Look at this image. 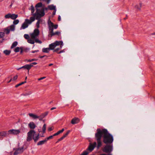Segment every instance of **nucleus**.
Instances as JSON below:
<instances>
[{
	"label": "nucleus",
	"mask_w": 155,
	"mask_h": 155,
	"mask_svg": "<svg viewBox=\"0 0 155 155\" xmlns=\"http://www.w3.org/2000/svg\"><path fill=\"white\" fill-rule=\"evenodd\" d=\"M55 35H57L59 36H60L61 35L60 32L59 31H57L55 32H54L53 30H52L49 32V35H48V36L49 37H51L52 36H54Z\"/></svg>",
	"instance_id": "10"
},
{
	"label": "nucleus",
	"mask_w": 155,
	"mask_h": 155,
	"mask_svg": "<svg viewBox=\"0 0 155 155\" xmlns=\"http://www.w3.org/2000/svg\"><path fill=\"white\" fill-rule=\"evenodd\" d=\"M37 60L36 59H29V60H26L25 61H27V62H31L32 61H36Z\"/></svg>",
	"instance_id": "40"
},
{
	"label": "nucleus",
	"mask_w": 155,
	"mask_h": 155,
	"mask_svg": "<svg viewBox=\"0 0 155 155\" xmlns=\"http://www.w3.org/2000/svg\"><path fill=\"white\" fill-rule=\"evenodd\" d=\"M15 1L14 0L12 1L11 2V4L9 6V8H11L13 4L14 3Z\"/></svg>",
	"instance_id": "50"
},
{
	"label": "nucleus",
	"mask_w": 155,
	"mask_h": 155,
	"mask_svg": "<svg viewBox=\"0 0 155 155\" xmlns=\"http://www.w3.org/2000/svg\"><path fill=\"white\" fill-rule=\"evenodd\" d=\"M10 30L13 31L15 29V26L14 25H12L10 26Z\"/></svg>",
	"instance_id": "30"
},
{
	"label": "nucleus",
	"mask_w": 155,
	"mask_h": 155,
	"mask_svg": "<svg viewBox=\"0 0 155 155\" xmlns=\"http://www.w3.org/2000/svg\"><path fill=\"white\" fill-rule=\"evenodd\" d=\"M38 21L36 23V27H37V28H39L40 27V26H39L40 19H38Z\"/></svg>",
	"instance_id": "39"
},
{
	"label": "nucleus",
	"mask_w": 155,
	"mask_h": 155,
	"mask_svg": "<svg viewBox=\"0 0 155 155\" xmlns=\"http://www.w3.org/2000/svg\"><path fill=\"white\" fill-rule=\"evenodd\" d=\"M38 51H39V50H36L34 51H31V52L32 53H35V52H38Z\"/></svg>",
	"instance_id": "55"
},
{
	"label": "nucleus",
	"mask_w": 155,
	"mask_h": 155,
	"mask_svg": "<svg viewBox=\"0 0 155 155\" xmlns=\"http://www.w3.org/2000/svg\"><path fill=\"white\" fill-rule=\"evenodd\" d=\"M25 129L24 127H21L19 130L11 129L8 131L9 134H12L15 135H16L19 134L21 132V130H23Z\"/></svg>",
	"instance_id": "5"
},
{
	"label": "nucleus",
	"mask_w": 155,
	"mask_h": 155,
	"mask_svg": "<svg viewBox=\"0 0 155 155\" xmlns=\"http://www.w3.org/2000/svg\"><path fill=\"white\" fill-rule=\"evenodd\" d=\"M28 24H30L29 23L27 22V20L25 19V21L22 24L21 27V29H24L28 27Z\"/></svg>",
	"instance_id": "15"
},
{
	"label": "nucleus",
	"mask_w": 155,
	"mask_h": 155,
	"mask_svg": "<svg viewBox=\"0 0 155 155\" xmlns=\"http://www.w3.org/2000/svg\"><path fill=\"white\" fill-rule=\"evenodd\" d=\"M28 50H29V49H28V48H26L24 49L23 50V51H25L26 52Z\"/></svg>",
	"instance_id": "61"
},
{
	"label": "nucleus",
	"mask_w": 155,
	"mask_h": 155,
	"mask_svg": "<svg viewBox=\"0 0 155 155\" xmlns=\"http://www.w3.org/2000/svg\"><path fill=\"white\" fill-rule=\"evenodd\" d=\"M21 47H17L15 49L14 51L16 52H17L19 51Z\"/></svg>",
	"instance_id": "37"
},
{
	"label": "nucleus",
	"mask_w": 155,
	"mask_h": 155,
	"mask_svg": "<svg viewBox=\"0 0 155 155\" xmlns=\"http://www.w3.org/2000/svg\"><path fill=\"white\" fill-rule=\"evenodd\" d=\"M39 135L38 134L35 137H34V135H33L32 139L34 140L35 142H36L39 139Z\"/></svg>",
	"instance_id": "25"
},
{
	"label": "nucleus",
	"mask_w": 155,
	"mask_h": 155,
	"mask_svg": "<svg viewBox=\"0 0 155 155\" xmlns=\"http://www.w3.org/2000/svg\"><path fill=\"white\" fill-rule=\"evenodd\" d=\"M48 114V112H45V113L42 114L40 116H38V118L40 121H41L42 119Z\"/></svg>",
	"instance_id": "16"
},
{
	"label": "nucleus",
	"mask_w": 155,
	"mask_h": 155,
	"mask_svg": "<svg viewBox=\"0 0 155 155\" xmlns=\"http://www.w3.org/2000/svg\"><path fill=\"white\" fill-rule=\"evenodd\" d=\"M37 63L36 62H33L31 63L30 65H32V67H33V65H35V64H37Z\"/></svg>",
	"instance_id": "51"
},
{
	"label": "nucleus",
	"mask_w": 155,
	"mask_h": 155,
	"mask_svg": "<svg viewBox=\"0 0 155 155\" xmlns=\"http://www.w3.org/2000/svg\"><path fill=\"white\" fill-rule=\"evenodd\" d=\"M46 129V125L45 124L42 127V131L43 133H45V130Z\"/></svg>",
	"instance_id": "33"
},
{
	"label": "nucleus",
	"mask_w": 155,
	"mask_h": 155,
	"mask_svg": "<svg viewBox=\"0 0 155 155\" xmlns=\"http://www.w3.org/2000/svg\"><path fill=\"white\" fill-rule=\"evenodd\" d=\"M70 132V130H68L66 132V133L64 134L62 137H63V139H64L68 136V135L69 134Z\"/></svg>",
	"instance_id": "31"
},
{
	"label": "nucleus",
	"mask_w": 155,
	"mask_h": 155,
	"mask_svg": "<svg viewBox=\"0 0 155 155\" xmlns=\"http://www.w3.org/2000/svg\"><path fill=\"white\" fill-rule=\"evenodd\" d=\"M42 6V4L41 2H40L37 3L35 6V8L36 10V12L35 13H34L33 15L36 18L37 16H38L40 13V11L41 9L38 8L41 7Z\"/></svg>",
	"instance_id": "3"
},
{
	"label": "nucleus",
	"mask_w": 155,
	"mask_h": 155,
	"mask_svg": "<svg viewBox=\"0 0 155 155\" xmlns=\"http://www.w3.org/2000/svg\"><path fill=\"white\" fill-rule=\"evenodd\" d=\"M5 18H11V14L8 13L6 15H5Z\"/></svg>",
	"instance_id": "36"
},
{
	"label": "nucleus",
	"mask_w": 155,
	"mask_h": 155,
	"mask_svg": "<svg viewBox=\"0 0 155 155\" xmlns=\"http://www.w3.org/2000/svg\"><path fill=\"white\" fill-rule=\"evenodd\" d=\"M28 115L34 119H37L38 118V116L32 113H29Z\"/></svg>",
	"instance_id": "21"
},
{
	"label": "nucleus",
	"mask_w": 155,
	"mask_h": 155,
	"mask_svg": "<svg viewBox=\"0 0 155 155\" xmlns=\"http://www.w3.org/2000/svg\"><path fill=\"white\" fill-rule=\"evenodd\" d=\"M17 44H18L17 42L16 41L14 42L13 43V44H12V45L11 46V48L12 49V48H14L17 45Z\"/></svg>",
	"instance_id": "29"
},
{
	"label": "nucleus",
	"mask_w": 155,
	"mask_h": 155,
	"mask_svg": "<svg viewBox=\"0 0 155 155\" xmlns=\"http://www.w3.org/2000/svg\"><path fill=\"white\" fill-rule=\"evenodd\" d=\"M20 49L21 50L20 53V54H22V52L23 51V47H21Z\"/></svg>",
	"instance_id": "53"
},
{
	"label": "nucleus",
	"mask_w": 155,
	"mask_h": 155,
	"mask_svg": "<svg viewBox=\"0 0 155 155\" xmlns=\"http://www.w3.org/2000/svg\"><path fill=\"white\" fill-rule=\"evenodd\" d=\"M31 12L32 14L34 12H35V8H34L33 6V5H32L31 6Z\"/></svg>",
	"instance_id": "35"
},
{
	"label": "nucleus",
	"mask_w": 155,
	"mask_h": 155,
	"mask_svg": "<svg viewBox=\"0 0 155 155\" xmlns=\"http://www.w3.org/2000/svg\"><path fill=\"white\" fill-rule=\"evenodd\" d=\"M54 136H53V135H51L49 137H48L45 138L47 141L48 140H50V139H51L53 138V137Z\"/></svg>",
	"instance_id": "41"
},
{
	"label": "nucleus",
	"mask_w": 155,
	"mask_h": 155,
	"mask_svg": "<svg viewBox=\"0 0 155 155\" xmlns=\"http://www.w3.org/2000/svg\"><path fill=\"white\" fill-rule=\"evenodd\" d=\"M97 145L96 142H94L93 143H90L89 145L86 150L89 151L90 152H91L94 149V148L96 147Z\"/></svg>",
	"instance_id": "8"
},
{
	"label": "nucleus",
	"mask_w": 155,
	"mask_h": 155,
	"mask_svg": "<svg viewBox=\"0 0 155 155\" xmlns=\"http://www.w3.org/2000/svg\"><path fill=\"white\" fill-rule=\"evenodd\" d=\"M53 44H54L55 46L56 47L57 46H58L60 45V47L61 48L62 46L63 45V41H56L54 42L53 43Z\"/></svg>",
	"instance_id": "17"
},
{
	"label": "nucleus",
	"mask_w": 155,
	"mask_h": 155,
	"mask_svg": "<svg viewBox=\"0 0 155 155\" xmlns=\"http://www.w3.org/2000/svg\"><path fill=\"white\" fill-rule=\"evenodd\" d=\"M50 49L49 48H43L42 49V52H43L48 53L50 50Z\"/></svg>",
	"instance_id": "27"
},
{
	"label": "nucleus",
	"mask_w": 155,
	"mask_h": 155,
	"mask_svg": "<svg viewBox=\"0 0 155 155\" xmlns=\"http://www.w3.org/2000/svg\"><path fill=\"white\" fill-rule=\"evenodd\" d=\"M28 42L31 44H34L35 43L34 41L31 39H28Z\"/></svg>",
	"instance_id": "34"
},
{
	"label": "nucleus",
	"mask_w": 155,
	"mask_h": 155,
	"mask_svg": "<svg viewBox=\"0 0 155 155\" xmlns=\"http://www.w3.org/2000/svg\"><path fill=\"white\" fill-rule=\"evenodd\" d=\"M9 134L8 131H2L0 132V138L8 137Z\"/></svg>",
	"instance_id": "12"
},
{
	"label": "nucleus",
	"mask_w": 155,
	"mask_h": 155,
	"mask_svg": "<svg viewBox=\"0 0 155 155\" xmlns=\"http://www.w3.org/2000/svg\"><path fill=\"white\" fill-rule=\"evenodd\" d=\"M33 16L34 17H31L30 18V20H29L27 19H26L28 23H29V24H31L32 21H34L35 19V18H36V17L34 15Z\"/></svg>",
	"instance_id": "19"
},
{
	"label": "nucleus",
	"mask_w": 155,
	"mask_h": 155,
	"mask_svg": "<svg viewBox=\"0 0 155 155\" xmlns=\"http://www.w3.org/2000/svg\"><path fill=\"white\" fill-rule=\"evenodd\" d=\"M24 37L25 38L27 39H29V36L28 34H25L24 35Z\"/></svg>",
	"instance_id": "43"
},
{
	"label": "nucleus",
	"mask_w": 155,
	"mask_h": 155,
	"mask_svg": "<svg viewBox=\"0 0 155 155\" xmlns=\"http://www.w3.org/2000/svg\"><path fill=\"white\" fill-rule=\"evenodd\" d=\"M28 126L31 129H34L36 127L35 124L33 122H31L29 123Z\"/></svg>",
	"instance_id": "18"
},
{
	"label": "nucleus",
	"mask_w": 155,
	"mask_h": 155,
	"mask_svg": "<svg viewBox=\"0 0 155 155\" xmlns=\"http://www.w3.org/2000/svg\"><path fill=\"white\" fill-rule=\"evenodd\" d=\"M44 57V56H39V58H43Z\"/></svg>",
	"instance_id": "64"
},
{
	"label": "nucleus",
	"mask_w": 155,
	"mask_h": 155,
	"mask_svg": "<svg viewBox=\"0 0 155 155\" xmlns=\"http://www.w3.org/2000/svg\"><path fill=\"white\" fill-rule=\"evenodd\" d=\"M48 7L47 8H43L40 11V13L39 16H37L36 18V19H39L41 17L44 16L45 15V11H46L47 12L48 10Z\"/></svg>",
	"instance_id": "6"
},
{
	"label": "nucleus",
	"mask_w": 155,
	"mask_h": 155,
	"mask_svg": "<svg viewBox=\"0 0 155 155\" xmlns=\"http://www.w3.org/2000/svg\"><path fill=\"white\" fill-rule=\"evenodd\" d=\"M46 0V2L47 3V4H48L49 3L51 0Z\"/></svg>",
	"instance_id": "62"
},
{
	"label": "nucleus",
	"mask_w": 155,
	"mask_h": 155,
	"mask_svg": "<svg viewBox=\"0 0 155 155\" xmlns=\"http://www.w3.org/2000/svg\"><path fill=\"white\" fill-rule=\"evenodd\" d=\"M20 85H21V84H20V83L18 84H17L15 86V87H18V86H20Z\"/></svg>",
	"instance_id": "58"
},
{
	"label": "nucleus",
	"mask_w": 155,
	"mask_h": 155,
	"mask_svg": "<svg viewBox=\"0 0 155 155\" xmlns=\"http://www.w3.org/2000/svg\"><path fill=\"white\" fill-rule=\"evenodd\" d=\"M102 137L103 142L106 144H111L114 140L113 136L108 131L104 128L102 129L98 128L95 134V138L97 144V149L102 145L101 139Z\"/></svg>",
	"instance_id": "1"
},
{
	"label": "nucleus",
	"mask_w": 155,
	"mask_h": 155,
	"mask_svg": "<svg viewBox=\"0 0 155 155\" xmlns=\"http://www.w3.org/2000/svg\"><path fill=\"white\" fill-rule=\"evenodd\" d=\"M18 76L17 75H16L15 76L13 77V81H15L18 78Z\"/></svg>",
	"instance_id": "48"
},
{
	"label": "nucleus",
	"mask_w": 155,
	"mask_h": 155,
	"mask_svg": "<svg viewBox=\"0 0 155 155\" xmlns=\"http://www.w3.org/2000/svg\"><path fill=\"white\" fill-rule=\"evenodd\" d=\"M54 129V127H50L48 128V130L49 131H51L52 130H53Z\"/></svg>",
	"instance_id": "46"
},
{
	"label": "nucleus",
	"mask_w": 155,
	"mask_h": 155,
	"mask_svg": "<svg viewBox=\"0 0 155 155\" xmlns=\"http://www.w3.org/2000/svg\"><path fill=\"white\" fill-rule=\"evenodd\" d=\"M48 24L49 28V32L52 30H53V26L54 24L50 19H49L48 21Z\"/></svg>",
	"instance_id": "11"
},
{
	"label": "nucleus",
	"mask_w": 155,
	"mask_h": 155,
	"mask_svg": "<svg viewBox=\"0 0 155 155\" xmlns=\"http://www.w3.org/2000/svg\"><path fill=\"white\" fill-rule=\"evenodd\" d=\"M60 132L61 131H60V130H59L57 132L54 134L53 136H56L59 135L61 133Z\"/></svg>",
	"instance_id": "45"
},
{
	"label": "nucleus",
	"mask_w": 155,
	"mask_h": 155,
	"mask_svg": "<svg viewBox=\"0 0 155 155\" xmlns=\"http://www.w3.org/2000/svg\"><path fill=\"white\" fill-rule=\"evenodd\" d=\"M24 147H23L18 148H14L13 149L15 150V151L13 154V155H17L18 154L22 153L24 151Z\"/></svg>",
	"instance_id": "7"
},
{
	"label": "nucleus",
	"mask_w": 155,
	"mask_h": 155,
	"mask_svg": "<svg viewBox=\"0 0 155 155\" xmlns=\"http://www.w3.org/2000/svg\"><path fill=\"white\" fill-rule=\"evenodd\" d=\"M61 47L60 48H58L55 49L54 51L57 52L58 51L61 49Z\"/></svg>",
	"instance_id": "49"
},
{
	"label": "nucleus",
	"mask_w": 155,
	"mask_h": 155,
	"mask_svg": "<svg viewBox=\"0 0 155 155\" xmlns=\"http://www.w3.org/2000/svg\"><path fill=\"white\" fill-rule=\"evenodd\" d=\"M56 11V9L54 10V11L52 13V15H54L55 14Z\"/></svg>",
	"instance_id": "56"
},
{
	"label": "nucleus",
	"mask_w": 155,
	"mask_h": 155,
	"mask_svg": "<svg viewBox=\"0 0 155 155\" xmlns=\"http://www.w3.org/2000/svg\"><path fill=\"white\" fill-rule=\"evenodd\" d=\"M32 67V65H30V64H26L22 67L18 68L17 70H20L21 68H24L25 69H26L28 70V73L29 72V71L30 69Z\"/></svg>",
	"instance_id": "13"
},
{
	"label": "nucleus",
	"mask_w": 155,
	"mask_h": 155,
	"mask_svg": "<svg viewBox=\"0 0 155 155\" xmlns=\"http://www.w3.org/2000/svg\"><path fill=\"white\" fill-rule=\"evenodd\" d=\"M63 139H63V137H61L60 138L58 139L57 141V142H56V143H57L63 140Z\"/></svg>",
	"instance_id": "47"
},
{
	"label": "nucleus",
	"mask_w": 155,
	"mask_h": 155,
	"mask_svg": "<svg viewBox=\"0 0 155 155\" xmlns=\"http://www.w3.org/2000/svg\"><path fill=\"white\" fill-rule=\"evenodd\" d=\"M61 20V17L59 15L58 18V21H60Z\"/></svg>",
	"instance_id": "60"
},
{
	"label": "nucleus",
	"mask_w": 155,
	"mask_h": 155,
	"mask_svg": "<svg viewBox=\"0 0 155 155\" xmlns=\"http://www.w3.org/2000/svg\"><path fill=\"white\" fill-rule=\"evenodd\" d=\"M39 34V31L38 29H35L34 32L31 35V37L32 39H35Z\"/></svg>",
	"instance_id": "9"
},
{
	"label": "nucleus",
	"mask_w": 155,
	"mask_h": 155,
	"mask_svg": "<svg viewBox=\"0 0 155 155\" xmlns=\"http://www.w3.org/2000/svg\"><path fill=\"white\" fill-rule=\"evenodd\" d=\"M35 132L33 130H31L27 133V141H30L32 139L33 135H35Z\"/></svg>",
	"instance_id": "4"
},
{
	"label": "nucleus",
	"mask_w": 155,
	"mask_h": 155,
	"mask_svg": "<svg viewBox=\"0 0 155 155\" xmlns=\"http://www.w3.org/2000/svg\"><path fill=\"white\" fill-rule=\"evenodd\" d=\"M48 9L50 10H55L56 9V6L53 5H51L48 6Z\"/></svg>",
	"instance_id": "22"
},
{
	"label": "nucleus",
	"mask_w": 155,
	"mask_h": 155,
	"mask_svg": "<svg viewBox=\"0 0 155 155\" xmlns=\"http://www.w3.org/2000/svg\"><path fill=\"white\" fill-rule=\"evenodd\" d=\"M113 146L111 144H106L104 148L102 149L103 152L107 153H110L113 150Z\"/></svg>",
	"instance_id": "2"
},
{
	"label": "nucleus",
	"mask_w": 155,
	"mask_h": 155,
	"mask_svg": "<svg viewBox=\"0 0 155 155\" xmlns=\"http://www.w3.org/2000/svg\"><path fill=\"white\" fill-rule=\"evenodd\" d=\"M4 32H5L6 34H8L10 33V30L8 28H6L5 29Z\"/></svg>",
	"instance_id": "32"
},
{
	"label": "nucleus",
	"mask_w": 155,
	"mask_h": 155,
	"mask_svg": "<svg viewBox=\"0 0 155 155\" xmlns=\"http://www.w3.org/2000/svg\"><path fill=\"white\" fill-rule=\"evenodd\" d=\"M80 119L78 117H74L71 120V123L73 124H78L80 122Z\"/></svg>",
	"instance_id": "14"
},
{
	"label": "nucleus",
	"mask_w": 155,
	"mask_h": 155,
	"mask_svg": "<svg viewBox=\"0 0 155 155\" xmlns=\"http://www.w3.org/2000/svg\"><path fill=\"white\" fill-rule=\"evenodd\" d=\"M35 42L36 43H38L40 44H41L42 43L41 41L39 40V39H35Z\"/></svg>",
	"instance_id": "44"
},
{
	"label": "nucleus",
	"mask_w": 155,
	"mask_h": 155,
	"mask_svg": "<svg viewBox=\"0 0 155 155\" xmlns=\"http://www.w3.org/2000/svg\"><path fill=\"white\" fill-rule=\"evenodd\" d=\"M47 141L45 138L44 140L40 141L39 142H38L37 143V145L38 146L41 145L46 143Z\"/></svg>",
	"instance_id": "20"
},
{
	"label": "nucleus",
	"mask_w": 155,
	"mask_h": 155,
	"mask_svg": "<svg viewBox=\"0 0 155 155\" xmlns=\"http://www.w3.org/2000/svg\"><path fill=\"white\" fill-rule=\"evenodd\" d=\"M64 130V128H62L61 130H60V131H61V133H62Z\"/></svg>",
	"instance_id": "59"
},
{
	"label": "nucleus",
	"mask_w": 155,
	"mask_h": 155,
	"mask_svg": "<svg viewBox=\"0 0 155 155\" xmlns=\"http://www.w3.org/2000/svg\"><path fill=\"white\" fill-rule=\"evenodd\" d=\"M45 78H46V77H41V78H38V81H40V80H42L43 79Z\"/></svg>",
	"instance_id": "54"
},
{
	"label": "nucleus",
	"mask_w": 155,
	"mask_h": 155,
	"mask_svg": "<svg viewBox=\"0 0 155 155\" xmlns=\"http://www.w3.org/2000/svg\"><path fill=\"white\" fill-rule=\"evenodd\" d=\"M58 27V25H54L53 28H54L55 29L57 28Z\"/></svg>",
	"instance_id": "52"
},
{
	"label": "nucleus",
	"mask_w": 155,
	"mask_h": 155,
	"mask_svg": "<svg viewBox=\"0 0 155 155\" xmlns=\"http://www.w3.org/2000/svg\"><path fill=\"white\" fill-rule=\"evenodd\" d=\"M11 52V51H10V50H5L4 51L3 53L6 55H9L10 54Z\"/></svg>",
	"instance_id": "28"
},
{
	"label": "nucleus",
	"mask_w": 155,
	"mask_h": 155,
	"mask_svg": "<svg viewBox=\"0 0 155 155\" xmlns=\"http://www.w3.org/2000/svg\"><path fill=\"white\" fill-rule=\"evenodd\" d=\"M26 83V81H24L21 82V83H20V84H21V85H22L25 83Z\"/></svg>",
	"instance_id": "57"
},
{
	"label": "nucleus",
	"mask_w": 155,
	"mask_h": 155,
	"mask_svg": "<svg viewBox=\"0 0 155 155\" xmlns=\"http://www.w3.org/2000/svg\"><path fill=\"white\" fill-rule=\"evenodd\" d=\"M18 17V15L14 14H11V18L12 19H15Z\"/></svg>",
	"instance_id": "26"
},
{
	"label": "nucleus",
	"mask_w": 155,
	"mask_h": 155,
	"mask_svg": "<svg viewBox=\"0 0 155 155\" xmlns=\"http://www.w3.org/2000/svg\"><path fill=\"white\" fill-rule=\"evenodd\" d=\"M64 50H61V51H60V52H58V54H60V53H61L62 52H64Z\"/></svg>",
	"instance_id": "63"
},
{
	"label": "nucleus",
	"mask_w": 155,
	"mask_h": 155,
	"mask_svg": "<svg viewBox=\"0 0 155 155\" xmlns=\"http://www.w3.org/2000/svg\"><path fill=\"white\" fill-rule=\"evenodd\" d=\"M142 3H140L139 5H137L135 6V8L138 11H140L142 6Z\"/></svg>",
	"instance_id": "23"
},
{
	"label": "nucleus",
	"mask_w": 155,
	"mask_h": 155,
	"mask_svg": "<svg viewBox=\"0 0 155 155\" xmlns=\"http://www.w3.org/2000/svg\"><path fill=\"white\" fill-rule=\"evenodd\" d=\"M56 47L55 45H54V44L52 43L49 45V48L50 50H53Z\"/></svg>",
	"instance_id": "24"
},
{
	"label": "nucleus",
	"mask_w": 155,
	"mask_h": 155,
	"mask_svg": "<svg viewBox=\"0 0 155 155\" xmlns=\"http://www.w3.org/2000/svg\"><path fill=\"white\" fill-rule=\"evenodd\" d=\"M5 36V33L3 32H0V38H3Z\"/></svg>",
	"instance_id": "38"
},
{
	"label": "nucleus",
	"mask_w": 155,
	"mask_h": 155,
	"mask_svg": "<svg viewBox=\"0 0 155 155\" xmlns=\"http://www.w3.org/2000/svg\"><path fill=\"white\" fill-rule=\"evenodd\" d=\"M19 22V20L18 19H16L15 20L13 23L14 25H16L18 24Z\"/></svg>",
	"instance_id": "42"
}]
</instances>
